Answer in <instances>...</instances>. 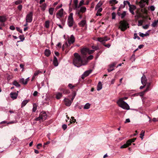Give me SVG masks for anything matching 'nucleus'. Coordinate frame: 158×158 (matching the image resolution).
Returning <instances> with one entry per match:
<instances>
[{
	"label": "nucleus",
	"instance_id": "nucleus-1",
	"mask_svg": "<svg viewBox=\"0 0 158 158\" xmlns=\"http://www.w3.org/2000/svg\"><path fill=\"white\" fill-rule=\"evenodd\" d=\"M74 56L73 63L75 66L79 67L87 64V58L85 56H80L77 53H75L74 54Z\"/></svg>",
	"mask_w": 158,
	"mask_h": 158
},
{
	"label": "nucleus",
	"instance_id": "nucleus-2",
	"mask_svg": "<svg viewBox=\"0 0 158 158\" xmlns=\"http://www.w3.org/2000/svg\"><path fill=\"white\" fill-rule=\"evenodd\" d=\"M127 98L125 97L123 98H120L117 102V103L118 106L125 110H128L130 109V107L125 102L123 101L124 99H127Z\"/></svg>",
	"mask_w": 158,
	"mask_h": 158
},
{
	"label": "nucleus",
	"instance_id": "nucleus-3",
	"mask_svg": "<svg viewBox=\"0 0 158 158\" xmlns=\"http://www.w3.org/2000/svg\"><path fill=\"white\" fill-rule=\"evenodd\" d=\"M47 115L45 112L42 111L40 113L38 117L35 119V121H43L45 120L47 118Z\"/></svg>",
	"mask_w": 158,
	"mask_h": 158
},
{
	"label": "nucleus",
	"instance_id": "nucleus-4",
	"mask_svg": "<svg viewBox=\"0 0 158 158\" xmlns=\"http://www.w3.org/2000/svg\"><path fill=\"white\" fill-rule=\"evenodd\" d=\"M75 10V14L78 16L81 19L82 18V16L81 15V13H84L85 12L86 10V8L85 7H81L80 9Z\"/></svg>",
	"mask_w": 158,
	"mask_h": 158
},
{
	"label": "nucleus",
	"instance_id": "nucleus-5",
	"mask_svg": "<svg viewBox=\"0 0 158 158\" xmlns=\"http://www.w3.org/2000/svg\"><path fill=\"white\" fill-rule=\"evenodd\" d=\"M128 24L125 21H121L119 23V28L122 31H124L127 29V26Z\"/></svg>",
	"mask_w": 158,
	"mask_h": 158
},
{
	"label": "nucleus",
	"instance_id": "nucleus-6",
	"mask_svg": "<svg viewBox=\"0 0 158 158\" xmlns=\"http://www.w3.org/2000/svg\"><path fill=\"white\" fill-rule=\"evenodd\" d=\"M73 14L71 13L68 18V24L69 27H71L73 26L74 23V21L73 18Z\"/></svg>",
	"mask_w": 158,
	"mask_h": 158
},
{
	"label": "nucleus",
	"instance_id": "nucleus-7",
	"mask_svg": "<svg viewBox=\"0 0 158 158\" xmlns=\"http://www.w3.org/2000/svg\"><path fill=\"white\" fill-rule=\"evenodd\" d=\"M33 12L32 11L30 12L26 15V20L27 22L31 23L32 20Z\"/></svg>",
	"mask_w": 158,
	"mask_h": 158
},
{
	"label": "nucleus",
	"instance_id": "nucleus-8",
	"mask_svg": "<svg viewBox=\"0 0 158 158\" xmlns=\"http://www.w3.org/2000/svg\"><path fill=\"white\" fill-rule=\"evenodd\" d=\"M110 39V38H107V37L105 36L103 38H98V40L102 43L103 44H104L105 42L109 40Z\"/></svg>",
	"mask_w": 158,
	"mask_h": 158
},
{
	"label": "nucleus",
	"instance_id": "nucleus-9",
	"mask_svg": "<svg viewBox=\"0 0 158 158\" xmlns=\"http://www.w3.org/2000/svg\"><path fill=\"white\" fill-rule=\"evenodd\" d=\"M63 11L64 10L62 8L58 11V12L56 13V15L57 18L60 19L63 16Z\"/></svg>",
	"mask_w": 158,
	"mask_h": 158
},
{
	"label": "nucleus",
	"instance_id": "nucleus-10",
	"mask_svg": "<svg viewBox=\"0 0 158 158\" xmlns=\"http://www.w3.org/2000/svg\"><path fill=\"white\" fill-rule=\"evenodd\" d=\"M117 63L116 62H114L109 65V68L107 69V71L110 72L114 69V67L116 65Z\"/></svg>",
	"mask_w": 158,
	"mask_h": 158
},
{
	"label": "nucleus",
	"instance_id": "nucleus-11",
	"mask_svg": "<svg viewBox=\"0 0 158 158\" xmlns=\"http://www.w3.org/2000/svg\"><path fill=\"white\" fill-rule=\"evenodd\" d=\"M88 49L87 48H83L81 50V52L82 56H84L86 58V55L88 53Z\"/></svg>",
	"mask_w": 158,
	"mask_h": 158
},
{
	"label": "nucleus",
	"instance_id": "nucleus-12",
	"mask_svg": "<svg viewBox=\"0 0 158 158\" xmlns=\"http://www.w3.org/2000/svg\"><path fill=\"white\" fill-rule=\"evenodd\" d=\"M148 3V0H141L139 2V5L140 7L142 8L145 6L146 3Z\"/></svg>",
	"mask_w": 158,
	"mask_h": 158
},
{
	"label": "nucleus",
	"instance_id": "nucleus-13",
	"mask_svg": "<svg viewBox=\"0 0 158 158\" xmlns=\"http://www.w3.org/2000/svg\"><path fill=\"white\" fill-rule=\"evenodd\" d=\"M6 20V18L5 16H0V22L2 23L1 26H4V23Z\"/></svg>",
	"mask_w": 158,
	"mask_h": 158
},
{
	"label": "nucleus",
	"instance_id": "nucleus-14",
	"mask_svg": "<svg viewBox=\"0 0 158 158\" xmlns=\"http://www.w3.org/2000/svg\"><path fill=\"white\" fill-rule=\"evenodd\" d=\"M29 78L28 77L26 79H25L24 78H22L19 80V82L20 83H22L24 85H26L27 83V82L29 81Z\"/></svg>",
	"mask_w": 158,
	"mask_h": 158
},
{
	"label": "nucleus",
	"instance_id": "nucleus-15",
	"mask_svg": "<svg viewBox=\"0 0 158 158\" xmlns=\"http://www.w3.org/2000/svg\"><path fill=\"white\" fill-rule=\"evenodd\" d=\"M17 92H11L10 93V97L13 100L17 98L18 91Z\"/></svg>",
	"mask_w": 158,
	"mask_h": 158
},
{
	"label": "nucleus",
	"instance_id": "nucleus-16",
	"mask_svg": "<svg viewBox=\"0 0 158 158\" xmlns=\"http://www.w3.org/2000/svg\"><path fill=\"white\" fill-rule=\"evenodd\" d=\"M75 40V39L73 35H71L70 38L68 40V42L69 44H71L73 43Z\"/></svg>",
	"mask_w": 158,
	"mask_h": 158
},
{
	"label": "nucleus",
	"instance_id": "nucleus-17",
	"mask_svg": "<svg viewBox=\"0 0 158 158\" xmlns=\"http://www.w3.org/2000/svg\"><path fill=\"white\" fill-rule=\"evenodd\" d=\"M64 101L65 102V104L67 106H70L72 102L69 99L67 98H65Z\"/></svg>",
	"mask_w": 158,
	"mask_h": 158
},
{
	"label": "nucleus",
	"instance_id": "nucleus-18",
	"mask_svg": "<svg viewBox=\"0 0 158 158\" xmlns=\"http://www.w3.org/2000/svg\"><path fill=\"white\" fill-rule=\"evenodd\" d=\"M73 3L74 6L73 7V9L75 10L80 9H78V0H73Z\"/></svg>",
	"mask_w": 158,
	"mask_h": 158
},
{
	"label": "nucleus",
	"instance_id": "nucleus-19",
	"mask_svg": "<svg viewBox=\"0 0 158 158\" xmlns=\"http://www.w3.org/2000/svg\"><path fill=\"white\" fill-rule=\"evenodd\" d=\"M141 81L142 84L143 85H146L147 81V79L144 75H143L141 78Z\"/></svg>",
	"mask_w": 158,
	"mask_h": 158
},
{
	"label": "nucleus",
	"instance_id": "nucleus-20",
	"mask_svg": "<svg viewBox=\"0 0 158 158\" xmlns=\"http://www.w3.org/2000/svg\"><path fill=\"white\" fill-rule=\"evenodd\" d=\"M129 10L130 12L132 14L134 15L135 13L134 12V10L135 9V6L134 5L132 6H131V5L130 6H129Z\"/></svg>",
	"mask_w": 158,
	"mask_h": 158
},
{
	"label": "nucleus",
	"instance_id": "nucleus-21",
	"mask_svg": "<svg viewBox=\"0 0 158 158\" xmlns=\"http://www.w3.org/2000/svg\"><path fill=\"white\" fill-rule=\"evenodd\" d=\"M92 71L91 69L86 71L84 73L83 75H85V77H87L92 72Z\"/></svg>",
	"mask_w": 158,
	"mask_h": 158
},
{
	"label": "nucleus",
	"instance_id": "nucleus-22",
	"mask_svg": "<svg viewBox=\"0 0 158 158\" xmlns=\"http://www.w3.org/2000/svg\"><path fill=\"white\" fill-rule=\"evenodd\" d=\"M102 88V85L101 81H99L98 83L97 90L98 91H99L101 90Z\"/></svg>",
	"mask_w": 158,
	"mask_h": 158
},
{
	"label": "nucleus",
	"instance_id": "nucleus-23",
	"mask_svg": "<svg viewBox=\"0 0 158 158\" xmlns=\"http://www.w3.org/2000/svg\"><path fill=\"white\" fill-rule=\"evenodd\" d=\"M53 63L55 66H57L58 65L57 59L55 56L54 57Z\"/></svg>",
	"mask_w": 158,
	"mask_h": 158
},
{
	"label": "nucleus",
	"instance_id": "nucleus-24",
	"mask_svg": "<svg viewBox=\"0 0 158 158\" xmlns=\"http://www.w3.org/2000/svg\"><path fill=\"white\" fill-rule=\"evenodd\" d=\"M85 0H81L79 2V3L78 5V9H80L81 7H82V6L85 5L84 3Z\"/></svg>",
	"mask_w": 158,
	"mask_h": 158
},
{
	"label": "nucleus",
	"instance_id": "nucleus-25",
	"mask_svg": "<svg viewBox=\"0 0 158 158\" xmlns=\"http://www.w3.org/2000/svg\"><path fill=\"white\" fill-rule=\"evenodd\" d=\"M86 24V21L85 20H81L80 23H79V26L81 27H84Z\"/></svg>",
	"mask_w": 158,
	"mask_h": 158
},
{
	"label": "nucleus",
	"instance_id": "nucleus-26",
	"mask_svg": "<svg viewBox=\"0 0 158 158\" xmlns=\"http://www.w3.org/2000/svg\"><path fill=\"white\" fill-rule=\"evenodd\" d=\"M102 2L100 1L96 5L95 7V9L97 10L98 8H100L101 6L102 5Z\"/></svg>",
	"mask_w": 158,
	"mask_h": 158
},
{
	"label": "nucleus",
	"instance_id": "nucleus-27",
	"mask_svg": "<svg viewBox=\"0 0 158 158\" xmlns=\"http://www.w3.org/2000/svg\"><path fill=\"white\" fill-rule=\"evenodd\" d=\"M56 98L58 99H60L62 96V94L60 93H56Z\"/></svg>",
	"mask_w": 158,
	"mask_h": 158
},
{
	"label": "nucleus",
	"instance_id": "nucleus-28",
	"mask_svg": "<svg viewBox=\"0 0 158 158\" xmlns=\"http://www.w3.org/2000/svg\"><path fill=\"white\" fill-rule=\"evenodd\" d=\"M158 23V19L157 20H155L154 22L152 24V26L153 27H157V24Z\"/></svg>",
	"mask_w": 158,
	"mask_h": 158
},
{
	"label": "nucleus",
	"instance_id": "nucleus-29",
	"mask_svg": "<svg viewBox=\"0 0 158 158\" xmlns=\"http://www.w3.org/2000/svg\"><path fill=\"white\" fill-rule=\"evenodd\" d=\"M44 53H45V55L46 56H49V55L50 54L51 52L48 49H46V50H45V51Z\"/></svg>",
	"mask_w": 158,
	"mask_h": 158
},
{
	"label": "nucleus",
	"instance_id": "nucleus-30",
	"mask_svg": "<svg viewBox=\"0 0 158 158\" xmlns=\"http://www.w3.org/2000/svg\"><path fill=\"white\" fill-rule=\"evenodd\" d=\"M29 101L28 100H24L22 103L21 107H23L25 106L26 104Z\"/></svg>",
	"mask_w": 158,
	"mask_h": 158
},
{
	"label": "nucleus",
	"instance_id": "nucleus-31",
	"mask_svg": "<svg viewBox=\"0 0 158 158\" xmlns=\"http://www.w3.org/2000/svg\"><path fill=\"white\" fill-rule=\"evenodd\" d=\"M61 91H62L63 94H69V91L68 90L66 89H62Z\"/></svg>",
	"mask_w": 158,
	"mask_h": 158
},
{
	"label": "nucleus",
	"instance_id": "nucleus-32",
	"mask_svg": "<svg viewBox=\"0 0 158 158\" xmlns=\"http://www.w3.org/2000/svg\"><path fill=\"white\" fill-rule=\"evenodd\" d=\"M54 8H50L49 9V14L51 15H52L53 14V11L54 10Z\"/></svg>",
	"mask_w": 158,
	"mask_h": 158
},
{
	"label": "nucleus",
	"instance_id": "nucleus-33",
	"mask_svg": "<svg viewBox=\"0 0 158 158\" xmlns=\"http://www.w3.org/2000/svg\"><path fill=\"white\" fill-rule=\"evenodd\" d=\"M90 104L89 103H87L84 106V108L85 109H89L90 107Z\"/></svg>",
	"mask_w": 158,
	"mask_h": 158
},
{
	"label": "nucleus",
	"instance_id": "nucleus-34",
	"mask_svg": "<svg viewBox=\"0 0 158 158\" xmlns=\"http://www.w3.org/2000/svg\"><path fill=\"white\" fill-rule=\"evenodd\" d=\"M50 22L49 20L46 21L45 23V26L46 28H48L49 27Z\"/></svg>",
	"mask_w": 158,
	"mask_h": 158
},
{
	"label": "nucleus",
	"instance_id": "nucleus-35",
	"mask_svg": "<svg viewBox=\"0 0 158 158\" xmlns=\"http://www.w3.org/2000/svg\"><path fill=\"white\" fill-rule=\"evenodd\" d=\"M47 5L45 3L42 4L41 6V10L43 11H44L46 8Z\"/></svg>",
	"mask_w": 158,
	"mask_h": 158
},
{
	"label": "nucleus",
	"instance_id": "nucleus-36",
	"mask_svg": "<svg viewBox=\"0 0 158 158\" xmlns=\"http://www.w3.org/2000/svg\"><path fill=\"white\" fill-rule=\"evenodd\" d=\"M37 106L36 104L34 103L33 104V107L32 109V111L35 112L37 110Z\"/></svg>",
	"mask_w": 158,
	"mask_h": 158
},
{
	"label": "nucleus",
	"instance_id": "nucleus-37",
	"mask_svg": "<svg viewBox=\"0 0 158 158\" xmlns=\"http://www.w3.org/2000/svg\"><path fill=\"white\" fill-rule=\"evenodd\" d=\"M127 12L124 11L121 15V17L122 19H123L126 15Z\"/></svg>",
	"mask_w": 158,
	"mask_h": 158
},
{
	"label": "nucleus",
	"instance_id": "nucleus-38",
	"mask_svg": "<svg viewBox=\"0 0 158 158\" xmlns=\"http://www.w3.org/2000/svg\"><path fill=\"white\" fill-rule=\"evenodd\" d=\"M118 2L116 0H111L110 1V4H114L117 3Z\"/></svg>",
	"mask_w": 158,
	"mask_h": 158
},
{
	"label": "nucleus",
	"instance_id": "nucleus-39",
	"mask_svg": "<svg viewBox=\"0 0 158 158\" xmlns=\"http://www.w3.org/2000/svg\"><path fill=\"white\" fill-rule=\"evenodd\" d=\"M13 84L16 87H18L20 86V84L16 81L13 82Z\"/></svg>",
	"mask_w": 158,
	"mask_h": 158
},
{
	"label": "nucleus",
	"instance_id": "nucleus-40",
	"mask_svg": "<svg viewBox=\"0 0 158 158\" xmlns=\"http://www.w3.org/2000/svg\"><path fill=\"white\" fill-rule=\"evenodd\" d=\"M42 73V72L40 70H37L35 72L34 74V75L35 77L39 74L40 73Z\"/></svg>",
	"mask_w": 158,
	"mask_h": 158
},
{
	"label": "nucleus",
	"instance_id": "nucleus-41",
	"mask_svg": "<svg viewBox=\"0 0 158 158\" xmlns=\"http://www.w3.org/2000/svg\"><path fill=\"white\" fill-rule=\"evenodd\" d=\"M19 39H20V41H17V42H19L20 41H23L24 40V37L23 35H20L19 36Z\"/></svg>",
	"mask_w": 158,
	"mask_h": 158
},
{
	"label": "nucleus",
	"instance_id": "nucleus-42",
	"mask_svg": "<svg viewBox=\"0 0 158 158\" xmlns=\"http://www.w3.org/2000/svg\"><path fill=\"white\" fill-rule=\"evenodd\" d=\"M22 2V0H17V1H15L14 2V3L16 5H19V4Z\"/></svg>",
	"mask_w": 158,
	"mask_h": 158
},
{
	"label": "nucleus",
	"instance_id": "nucleus-43",
	"mask_svg": "<svg viewBox=\"0 0 158 158\" xmlns=\"http://www.w3.org/2000/svg\"><path fill=\"white\" fill-rule=\"evenodd\" d=\"M144 133H145V131L143 130H142L141 131V132L140 134V137L142 139H143V137L144 135Z\"/></svg>",
	"mask_w": 158,
	"mask_h": 158
},
{
	"label": "nucleus",
	"instance_id": "nucleus-44",
	"mask_svg": "<svg viewBox=\"0 0 158 158\" xmlns=\"http://www.w3.org/2000/svg\"><path fill=\"white\" fill-rule=\"evenodd\" d=\"M123 4H124V6H125L127 4L129 6H130L131 5L130 4V3L128 1H124L123 2Z\"/></svg>",
	"mask_w": 158,
	"mask_h": 158
},
{
	"label": "nucleus",
	"instance_id": "nucleus-45",
	"mask_svg": "<svg viewBox=\"0 0 158 158\" xmlns=\"http://www.w3.org/2000/svg\"><path fill=\"white\" fill-rule=\"evenodd\" d=\"M134 38L135 39H137L138 40H139L140 39V38H139V37L137 35L136 33H135L134 34Z\"/></svg>",
	"mask_w": 158,
	"mask_h": 158
},
{
	"label": "nucleus",
	"instance_id": "nucleus-46",
	"mask_svg": "<svg viewBox=\"0 0 158 158\" xmlns=\"http://www.w3.org/2000/svg\"><path fill=\"white\" fill-rule=\"evenodd\" d=\"M93 56L92 55H90L88 57H86V61L88 62V61L87 60H92V59H93Z\"/></svg>",
	"mask_w": 158,
	"mask_h": 158
},
{
	"label": "nucleus",
	"instance_id": "nucleus-47",
	"mask_svg": "<svg viewBox=\"0 0 158 158\" xmlns=\"http://www.w3.org/2000/svg\"><path fill=\"white\" fill-rule=\"evenodd\" d=\"M143 21L142 20H139L138 21V26H141L143 23Z\"/></svg>",
	"mask_w": 158,
	"mask_h": 158
},
{
	"label": "nucleus",
	"instance_id": "nucleus-48",
	"mask_svg": "<svg viewBox=\"0 0 158 158\" xmlns=\"http://www.w3.org/2000/svg\"><path fill=\"white\" fill-rule=\"evenodd\" d=\"M150 83H149L148 85H147V87L146 89L145 90V91H148L149 90H150V89H149V87H150Z\"/></svg>",
	"mask_w": 158,
	"mask_h": 158
},
{
	"label": "nucleus",
	"instance_id": "nucleus-49",
	"mask_svg": "<svg viewBox=\"0 0 158 158\" xmlns=\"http://www.w3.org/2000/svg\"><path fill=\"white\" fill-rule=\"evenodd\" d=\"M128 146L126 143H125L122 146H121L120 147L121 148H125L128 147Z\"/></svg>",
	"mask_w": 158,
	"mask_h": 158
},
{
	"label": "nucleus",
	"instance_id": "nucleus-50",
	"mask_svg": "<svg viewBox=\"0 0 158 158\" xmlns=\"http://www.w3.org/2000/svg\"><path fill=\"white\" fill-rule=\"evenodd\" d=\"M76 95V92H74L73 93V96L71 100V101L72 102H73V101L74 99V98Z\"/></svg>",
	"mask_w": 158,
	"mask_h": 158
},
{
	"label": "nucleus",
	"instance_id": "nucleus-51",
	"mask_svg": "<svg viewBox=\"0 0 158 158\" xmlns=\"http://www.w3.org/2000/svg\"><path fill=\"white\" fill-rule=\"evenodd\" d=\"M131 140L129 139L127 141V142L126 143L127 144L128 146L131 145Z\"/></svg>",
	"mask_w": 158,
	"mask_h": 158
},
{
	"label": "nucleus",
	"instance_id": "nucleus-52",
	"mask_svg": "<svg viewBox=\"0 0 158 158\" xmlns=\"http://www.w3.org/2000/svg\"><path fill=\"white\" fill-rule=\"evenodd\" d=\"M17 123V121L15 120V121H11L9 122L8 123V124H13V123Z\"/></svg>",
	"mask_w": 158,
	"mask_h": 158
},
{
	"label": "nucleus",
	"instance_id": "nucleus-53",
	"mask_svg": "<svg viewBox=\"0 0 158 158\" xmlns=\"http://www.w3.org/2000/svg\"><path fill=\"white\" fill-rule=\"evenodd\" d=\"M16 29L19 32L21 33H22V31L21 29L19 27H16Z\"/></svg>",
	"mask_w": 158,
	"mask_h": 158
},
{
	"label": "nucleus",
	"instance_id": "nucleus-54",
	"mask_svg": "<svg viewBox=\"0 0 158 158\" xmlns=\"http://www.w3.org/2000/svg\"><path fill=\"white\" fill-rule=\"evenodd\" d=\"M112 19H115V16H116L115 13L114 12L112 13Z\"/></svg>",
	"mask_w": 158,
	"mask_h": 158
},
{
	"label": "nucleus",
	"instance_id": "nucleus-55",
	"mask_svg": "<svg viewBox=\"0 0 158 158\" xmlns=\"http://www.w3.org/2000/svg\"><path fill=\"white\" fill-rule=\"evenodd\" d=\"M139 35L141 37H144V36H147V35H146V34H144L141 32L139 33Z\"/></svg>",
	"mask_w": 158,
	"mask_h": 158
},
{
	"label": "nucleus",
	"instance_id": "nucleus-56",
	"mask_svg": "<svg viewBox=\"0 0 158 158\" xmlns=\"http://www.w3.org/2000/svg\"><path fill=\"white\" fill-rule=\"evenodd\" d=\"M150 9L152 11H153L155 10V7L153 6H152L150 7Z\"/></svg>",
	"mask_w": 158,
	"mask_h": 158
},
{
	"label": "nucleus",
	"instance_id": "nucleus-57",
	"mask_svg": "<svg viewBox=\"0 0 158 158\" xmlns=\"http://www.w3.org/2000/svg\"><path fill=\"white\" fill-rule=\"evenodd\" d=\"M68 86L71 89H73L75 87L74 85H73L71 84H69L68 85Z\"/></svg>",
	"mask_w": 158,
	"mask_h": 158
},
{
	"label": "nucleus",
	"instance_id": "nucleus-58",
	"mask_svg": "<svg viewBox=\"0 0 158 158\" xmlns=\"http://www.w3.org/2000/svg\"><path fill=\"white\" fill-rule=\"evenodd\" d=\"M18 10H21L22 9V5H19L18 6Z\"/></svg>",
	"mask_w": 158,
	"mask_h": 158
},
{
	"label": "nucleus",
	"instance_id": "nucleus-59",
	"mask_svg": "<svg viewBox=\"0 0 158 158\" xmlns=\"http://www.w3.org/2000/svg\"><path fill=\"white\" fill-rule=\"evenodd\" d=\"M62 127L63 129L64 130H65L66 129V128L67 127V126L65 124H64L62 125Z\"/></svg>",
	"mask_w": 158,
	"mask_h": 158
},
{
	"label": "nucleus",
	"instance_id": "nucleus-60",
	"mask_svg": "<svg viewBox=\"0 0 158 158\" xmlns=\"http://www.w3.org/2000/svg\"><path fill=\"white\" fill-rule=\"evenodd\" d=\"M97 10H97V12L98 13H100L102 12V8H98Z\"/></svg>",
	"mask_w": 158,
	"mask_h": 158
},
{
	"label": "nucleus",
	"instance_id": "nucleus-61",
	"mask_svg": "<svg viewBox=\"0 0 158 158\" xmlns=\"http://www.w3.org/2000/svg\"><path fill=\"white\" fill-rule=\"evenodd\" d=\"M149 26V25L148 24H146L145 25V26H143V28L144 29H147L148 28V27Z\"/></svg>",
	"mask_w": 158,
	"mask_h": 158
},
{
	"label": "nucleus",
	"instance_id": "nucleus-62",
	"mask_svg": "<svg viewBox=\"0 0 158 158\" xmlns=\"http://www.w3.org/2000/svg\"><path fill=\"white\" fill-rule=\"evenodd\" d=\"M92 48L95 50H97L98 49V46H92Z\"/></svg>",
	"mask_w": 158,
	"mask_h": 158
},
{
	"label": "nucleus",
	"instance_id": "nucleus-63",
	"mask_svg": "<svg viewBox=\"0 0 158 158\" xmlns=\"http://www.w3.org/2000/svg\"><path fill=\"white\" fill-rule=\"evenodd\" d=\"M94 50H89V49H88V53L89 54H92L94 52Z\"/></svg>",
	"mask_w": 158,
	"mask_h": 158
},
{
	"label": "nucleus",
	"instance_id": "nucleus-64",
	"mask_svg": "<svg viewBox=\"0 0 158 158\" xmlns=\"http://www.w3.org/2000/svg\"><path fill=\"white\" fill-rule=\"evenodd\" d=\"M10 29L12 30H14L15 29V27L13 26H10Z\"/></svg>",
	"mask_w": 158,
	"mask_h": 158
}]
</instances>
